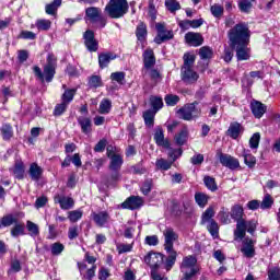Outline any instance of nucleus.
Instances as JSON below:
<instances>
[{"label": "nucleus", "mask_w": 280, "mask_h": 280, "mask_svg": "<svg viewBox=\"0 0 280 280\" xmlns=\"http://www.w3.org/2000/svg\"><path fill=\"white\" fill-rule=\"evenodd\" d=\"M243 158H244V163L247 165V167H255L257 165V159L250 154V151L248 150H243Z\"/></svg>", "instance_id": "obj_30"}, {"label": "nucleus", "mask_w": 280, "mask_h": 280, "mask_svg": "<svg viewBox=\"0 0 280 280\" xmlns=\"http://www.w3.org/2000/svg\"><path fill=\"white\" fill-rule=\"evenodd\" d=\"M130 172H131V174H136V175L141 176L143 174H147L148 168H145V166H143V161H141L140 163L131 166Z\"/></svg>", "instance_id": "obj_49"}, {"label": "nucleus", "mask_w": 280, "mask_h": 280, "mask_svg": "<svg viewBox=\"0 0 280 280\" xmlns=\"http://www.w3.org/2000/svg\"><path fill=\"white\" fill-rule=\"evenodd\" d=\"M142 60H143L142 73L143 75H148V71L154 68V65H156V57L154 56V50H152L151 48L145 49L142 54Z\"/></svg>", "instance_id": "obj_10"}, {"label": "nucleus", "mask_w": 280, "mask_h": 280, "mask_svg": "<svg viewBox=\"0 0 280 280\" xmlns=\"http://www.w3.org/2000/svg\"><path fill=\"white\" fill-rule=\"evenodd\" d=\"M154 141L156 143V145H160L162 148H165L166 150H170V140H165V135L163 133V128L158 127L155 129V133H154Z\"/></svg>", "instance_id": "obj_20"}, {"label": "nucleus", "mask_w": 280, "mask_h": 280, "mask_svg": "<svg viewBox=\"0 0 280 280\" xmlns=\"http://www.w3.org/2000/svg\"><path fill=\"white\" fill-rule=\"evenodd\" d=\"M106 145H108V140L106 138L101 139L94 147V152H104Z\"/></svg>", "instance_id": "obj_62"}, {"label": "nucleus", "mask_w": 280, "mask_h": 280, "mask_svg": "<svg viewBox=\"0 0 280 280\" xmlns=\"http://www.w3.org/2000/svg\"><path fill=\"white\" fill-rule=\"evenodd\" d=\"M198 78H200V75L192 69H182V80L185 84H196Z\"/></svg>", "instance_id": "obj_18"}, {"label": "nucleus", "mask_w": 280, "mask_h": 280, "mask_svg": "<svg viewBox=\"0 0 280 280\" xmlns=\"http://www.w3.org/2000/svg\"><path fill=\"white\" fill-rule=\"evenodd\" d=\"M150 104H151V107L153 108V112L159 113V110L163 108V98L159 96H151Z\"/></svg>", "instance_id": "obj_41"}, {"label": "nucleus", "mask_w": 280, "mask_h": 280, "mask_svg": "<svg viewBox=\"0 0 280 280\" xmlns=\"http://www.w3.org/2000/svg\"><path fill=\"white\" fill-rule=\"evenodd\" d=\"M210 12L214 19H222L224 15V7H222V4L214 3L210 7Z\"/></svg>", "instance_id": "obj_36"}, {"label": "nucleus", "mask_w": 280, "mask_h": 280, "mask_svg": "<svg viewBox=\"0 0 280 280\" xmlns=\"http://www.w3.org/2000/svg\"><path fill=\"white\" fill-rule=\"evenodd\" d=\"M121 207L122 209H130L131 211L141 209V207H143V199L141 197L131 196L121 203Z\"/></svg>", "instance_id": "obj_14"}, {"label": "nucleus", "mask_w": 280, "mask_h": 280, "mask_svg": "<svg viewBox=\"0 0 280 280\" xmlns=\"http://www.w3.org/2000/svg\"><path fill=\"white\" fill-rule=\"evenodd\" d=\"M241 253H243L247 259H253V257H255V241L253 238L245 237L243 240Z\"/></svg>", "instance_id": "obj_12"}, {"label": "nucleus", "mask_w": 280, "mask_h": 280, "mask_svg": "<svg viewBox=\"0 0 280 280\" xmlns=\"http://www.w3.org/2000/svg\"><path fill=\"white\" fill-rule=\"evenodd\" d=\"M242 132H244V127L242 126V124L234 121L230 124V127L226 130V136L231 139H238Z\"/></svg>", "instance_id": "obj_19"}, {"label": "nucleus", "mask_w": 280, "mask_h": 280, "mask_svg": "<svg viewBox=\"0 0 280 280\" xmlns=\"http://www.w3.org/2000/svg\"><path fill=\"white\" fill-rule=\"evenodd\" d=\"M2 137L5 141L12 139V126L3 125L1 128Z\"/></svg>", "instance_id": "obj_60"}, {"label": "nucleus", "mask_w": 280, "mask_h": 280, "mask_svg": "<svg viewBox=\"0 0 280 280\" xmlns=\"http://www.w3.org/2000/svg\"><path fill=\"white\" fill-rule=\"evenodd\" d=\"M65 252V245L60 242L52 243L50 245V253L54 257H58L59 255H62Z\"/></svg>", "instance_id": "obj_38"}, {"label": "nucleus", "mask_w": 280, "mask_h": 280, "mask_svg": "<svg viewBox=\"0 0 280 280\" xmlns=\"http://www.w3.org/2000/svg\"><path fill=\"white\" fill-rule=\"evenodd\" d=\"M60 5H62V0H54L51 3L46 4V14H49L50 16H56Z\"/></svg>", "instance_id": "obj_26"}, {"label": "nucleus", "mask_w": 280, "mask_h": 280, "mask_svg": "<svg viewBox=\"0 0 280 280\" xmlns=\"http://www.w3.org/2000/svg\"><path fill=\"white\" fill-rule=\"evenodd\" d=\"M203 183L210 191H218V184L215 183V178L207 175L203 177Z\"/></svg>", "instance_id": "obj_43"}, {"label": "nucleus", "mask_w": 280, "mask_h": 280, "mask_svg": "<svg viewBox=\"0 0 280 280\" xmlns=\"http://www.w3.org/2000/svg\"><path fill=\"white\" fill-rule=\"evenodd\" d=\"M185 40L191 47H200V45L205 43V38L202 37V34L191 33V32L185 35Z\"/></svg>", "instance_id": "obj_17"}, {"label": "nucleus", "mask_w": 280, "mask_h": 280, "mask_svg": "<svg viewBox=\"0 0 280 280\" xmlns=\"http://www.w3.org/2000/svg\"><path fill=\"white\" fill-rule=\"evenodd\" d=\"M12 237H19V235H25V225L15 223L11 230Z\"/></svg>", "instance_id": "obj_51"}, {"label": "nucleus", "mask_w": 280, "mask_h": 280, "mask_svg": "<svg viewBox=\"0 0 280 280\" xmlns=\"http://www.w3.org/2000/svg\"><path fill=\"white\" fill-rule=\"evenodd\" d=\"M228 38L230 40V47L236 51L237 60H248L250 58V50L248 49L250 28H248L246 22L235 24L228 32Z\"/></svg>", "instance_id": "obj_1"}, {"label": "nucleus", "mask_w": 280, "mask_h": 280, "mask_svg": "<svg viewBox=\"0 0 280 280\" xmlns=\"http://www.w3.org/2000/svg\"><path fill=\"white\" fill-rule=\"evenodd\" d=\"M269 280H280V268L273 267L268 271Z\"/></svg>", "instance_id": "obj_61"}, {"label": "nucleus", "mask_w": 280, "mask_h": 280, "mask_svg": "<svg viewBox=\"0 0 280 280\" xmlns=\"http://www.w3.org/2000/svg\"><path fill=\"white\" fill-rule=\"evenodd\" d=\"M54 200L56 205H60V208L63 209V211H69V209H73V205H75L73 198L63 195H56L54 197Z\"/></svg>", "instance_id": "obj_13"}, {"label": "nucleus", "mask_w": 280, "mask_h": 280, "mask_svg": "<svg viewBox=\"0 0 280 280\" xmlns=\"http://www.w3.org/2000/svg\"><path fill=\"white\" fill-rule=\"evenodd\" d=\"M105 12H107L110 19H121L128 13V1L127 0H109L105 7Z\"/></svg>", "instance_id": "obj_6"}, {"label": "nucleus", "mask_w": 280, "mask_h": 280, "mask_svg": "<svg viewBox=\"0 0 280 280\" xmlns=\"http://www.w3.org/2000/svg\"><path fill=\"white\" fill-rule=\"evenodd\" d=\"M67 106L69 105L65 102L57 104L54 109L55 117H60V115H62L67 110Z\"/></svg>", "instance_id": "obj_58"}, {"label": "nucleus", "mask_w": 280, "mask_h": 280, "mask_svg": "<svg viewBox=\"0 0 280 280\" xmlns=\"http://www.w3.org/2000/svg\"><path fill=\"white\" fill-rule=\"evenodd\" d=\"M36 27H37V30H39L42 32H47L51 28V21H49V20H38L36 22Z\"/></svg>", "instance_id": "obj_52"}, {"label": "nucleus", "mask_w": 280, "mask_h": 280, "mask_svg": "<svg viewBox=\"0 0 280 280\" xmlns=\"http://www.w3.org/2000/svg\"><path fill=\"white\" fill-rule=\"evenodd\" d=\"M238 9L244 14H249L253 10V2L250 0H238Z\"/></svg>", "instance_id": "obj_39"}, {"label": "nucleus", "mask_w": 280, "mask_h": 280, "mask_svg": "<svg viewBox=\"0 0 280 280\" xmlns=\"http://www.w3.org/2000/svg\"><path fill=\"white\" fill-rule=\"evenodd\" d=\"M92 218L97 226H104V224H106L108 220H110V215L106 211H102L98 213L93 212Z\"/></svg>", "instance_id": "obj_24"}, {"label": "nucleus", "mask_w": 280, "mask_h": 280, "mask_svg": "<svg viewBox=\"0 0 280 280\" xmlns=\"http://www.w3.org/2000/svg\"><path fill=\"white\" fill-rule=\"evenodd\" d=\"M230 215L232 220L236 222V229L234 231L235 240H244V237H246V231L250 235H255V231H257V221H246L244 219V208L242 206H233Z\"/></svg>", "instance_id": "obj_2"}, {"label": "nucleus", "mask_w": 280, "mask_h": 280, "mask_svg": "<svg viewBox=\"0 0 280 280\" xmlns=\"http://www.w3.org/2000/svg\"><path fill=\"white\" fill-rule=\"evenodd\" d=\"M195 201L197 205L201 208L207 207V203L209 202V196H207L205 192H196L195 194Z\"/></svg>", "instance_id": "obj_42"}, {"label": "nucleus", "mask_w": 280, "mask_h": 280, "mask_svg": "<svg viewBox=\"0 0 280 280\" xmlns=\"http://www.w3.org/2000/svg\"><path fill=\"white\" fill-rule=\"evenodd\" d=\"M174 139L176 145H185L187 143V139H189V131H187V128H184L175 135Z\"/></svg>", "instance_id": "obj_27"}, {"label": "nucleus", "mask_w": 280, "mask_h": 280, "mask_svg": "<svg viewBox=\"0 0 280 280\" xmlns=\"http://www.w3.org/2000/svg\"><path fill=\"white\" fill-rule=\"evenodd\" d=\"M173 164H174V162H170L165 159H159L155 162V167H156V170H162L163 172H167V170L172 168Z\"/></svg>", "instance_id": "obj_37"}, {"label": "nucleus", "mask_w": 280, "mask_h": 280, "mask_svg": "<svg viewBox=\"0 0 280 280\" xmlns=\"http://www.w3.org/2000/svg\"><path fill=\"white\" fill-rule=\"evenodd\" d=\"M33 71L37 80H40V82H51V80H54V75H56V58L54 55H48L47 63L44 67V73L38 66H34Z\"/></svg>", "instance_id": "obj_4"}, {"label": "nucleus", "mask_w": 280, "mask_h": 280, "mask_svg": "<svg viewBox=\"0 0 280 280\" xmlns=\"http://www.w3.org/2000/svg\"><path fill=\"white\" fill-rule=\"evenodd\" d=\"M110 159L109 162V170L110 172H117V170H121V165H124V158L118 154V155H114Z\"/></svg>", "instance_id": "obj_25"}, {"label": "nucleus", "mask_w": 280, "mask_h": 280, "mask_svg": "<svg viewBox=\"0 0 280 280\" xmlns=\"http://www.w3.org/2000/svg\"><path fill=\"white\" fill-rule=\"evenodd\" d=\"M12 224H16V218H14V215H12V214H8L1 219L0 228L1 226H12Z\"/></svg>", "instance_id": "obj_53"}, {"label": "nucleus", "mask_w": 280, "mask_h": 280, "mask_svg": "<svg viewBox=\"0 0 280 280\" xmlns=\"http://www.w3.org/2000/svg\"><path fill=\"white\" fill-rule=\"evenodd\" d=\"M196 62V55L185 54L182 69H191Z\"/></svg>", "instance_id": "obj_45"}, {"label": "nucleus", "mask_w": 280, "mask_h": 280, "mask_svg": "<svg viewBox=\"0 0 280 280\" xmlns=\"http://www.w3.org/2000/svg\"><path fill=\"white\" fill-rule=\"evenodd\" d=\"M250 110L256 119H261L268 107L264 103L254 100L250 103Z\"/></svg>", "instance_id": "obj_16"}, {"label": "nucleus", "mask_w": 280, "mask_h": 280, "mask_svg": "<svg viewBox=\"0 0 280 280\" xmlns=\"http://www.w3.org/2000/svg\"><path fill=\"white\" fill-rule=\"evenodd\" d=\"M26 229L31 237H38V235H40V229L38 228V224L32 221L26 222Z\"/></svg>", "instance_id": "obj_35"}, {"label": "nucleus", "mask_w": 280, "mask_h": 280, "mask_svg": "<svg viewBox=\"0 0 280 280\" xmlns=\"http://www.w3.org/2000/svg\"><path fill=\"white\" fill-rule=\"evenodd\" d=\"M155 28L158 35L154 38V43H156V45H161L162 43H165V40H172V38H174V32L165 30L164 23L155 24Z\"/></svg>", "instance_id": "obj_9"}, {"label": "nucleus", "mask_w": 280, "mask_h": 280, "mask_svg": "<svg viewBox=\"0 0 280 280\" xmlns=\"http://www.w3.org/2000/svg\"><path fill=\"white\" fill-rule=\"evenodd\" d=\"M168 156L172 159V163H174L179 156H183V149H168Z\"/></svg>", "instance_id": "obj_59"}, {"label": "nucleus", "mask_w": 280, "mask_h": 280, "mask_svg": "<svg viewBox=\"0 0 280 280\" xmlns=\"http://www.w3.org/2000/svg\"><path fill=\"white\" fill-rule=\"evenodd\" d=\"M13 174L19 180H23L25 176V164L23 162H15Z\"/></svg>", "instance_id": "obj_28"}, {"label": "nucleus", "mask_w": 280, "mask_h": 280, "mask_svg": "<svg viewBox=\"0 0 280 280\" xmlns=\"http://www.w3.org/2000/svg\"><path fill=\"white\" fill-rule=\"evenodd\" d=\"M218 219L222 224H231V218H229V213L224 212V210H221L218 213Z\"/></svg>", "instance_id": "obj_64"}, {"label": "nucleus", "mask_w": 280, "mask_h": 280, "mask_svg": "<svg viewBox=\"0 0 280 280\" xmlns=\"http://www.w3.org/2000/svg\"><path fill=\"white\" fill-rule=\"evenodd\" d=\"M153 185H154V182L152 180V178H147L144 180V183L142 184V187H141V191H142L143 196H148V194H150V191H152Z\"/></svg>", "instance_id": "obj_55"}, {"label": "nucleus", "mask_w": 280, "mask_h": 280, "mask_svg": "<svg viewBox=\"0 0 280 280\" xmlns=\"http://www.w3.org/2000/svg\"><path fill=\"white\" fill-rule=\"evenodd\" d=\"M207 229L212 237H218L220 235V226L218 225V222H215V220H211Z\"/></svg>", "instance_id": "obj_47"}, {"label": "nucleus", "mask_w": 280, "mask_h": 280, "mask_svg": "<svg viewBox=\"0 0 280 280\" xmlns=\"http://www.w3.org/2000/svg\"><path fill=\"white\" fill-rule=\"evenodd\" d=\"M156 115V112L149 109L143 113V119L144 124L148 128L154 127V116Z\"/></svg>", "instance_id": "obj_29"}, {"label": "nucleus", "mask_w": 280, "mask_h": 280, "mask_svg": "<svg viewBox=\"0 0 280 280\" xmlns=\"http://www.w3.org/2000/svg\"><path fill=\"white\" fill-rule=\"evenodd\" d=\"M136 36L140 42L145 40V36H148V26L144 23H140L137 26Z\"/></svg>", "instance_id": "obj_32"}, {"label": "nucleus", "mask_w": 280, "mask_h": 280, "mask_svg": "<svg viewBox=\"0 0 280 280\" xmlns=\"http://www.w3.org/2000/svg\"><path fill=\"white\" fill-rule=\"evenodd\" d=\"M164 102L167 106H176V104H178V102H180V97L178 95L167 94L164 97Z\"/></svg>", "instance_id": "obj_54"}, {"label": "nucleus", "mask_w": 280, "mask_h": 280, "mask_svg": "<svg viewBox=\"0 0 280 280\" xmlns=\"http://www.w3.org/2000/svg\"><path fill=\"white\" fill-rule=\"evenodd\" d=\"M110 108H113V102L108 98H104L100 104L98 113L101 115H108V113H110Z\"/></svg>", "instance_id": "obj_31"}, {"label": "nucleus", "mask_w": 280, "mask_h": 280, "mask_svg": "<svg viewBox=\"0 0 280 280\" xmlns=\"http://www.w3.org/2000/svg\"><path fill=\"white\" fill-rule=\"evenodd\" d=\"M85 21L92 23L93 25L97 24L98 27H106V18L102 14V9L97 7H89L85 9Z\"/></svg>", "instance_id": "obj_7"}, {"label": "nucleus", "mask_w": 280, "mask_h": 280, "mask_svg": "<svg viewBox=\"0 0 280 280\" xmlns=\"http://www.w3.org/2000/svg\"><path fill=\"white\" fill-rule=\"evenodd\" d=\"M272 205H275V199H272V196H270V194H266L262 201L260 202V209H271Z\"/></svg>", "instance_id": "obj_48"}, {"label": "nucleus", "mask_w": 280, "mask_h": 280, "mask_svg": "<svg viewBox=\"0 0 280 280\" xmlns=\"http://www.w3.org/2000/svg\"><path fill=\"white\" fill-rule=\"evenodd\" d=\"M167 257L161 253H154L150 252L145 257H144V262L150 266L151 270H156L158 268H161V266H164L165 268V261Z\"/></svg>", "instance_id": "obj_8"}, {"label": "nucleus", "mask_w": 280, "mask_h": 280, "mask_svg": "<svg viewBox=\"0 0 280 280\" xmlns=\"http://www.w3.org/2000/svg\"><path fill=\"white\" fill-rule=\"evenodd\" d=\"M78 124L81 127V131L83 132V135H89L90 132H92L93 122L91 121V118L80 116L78 118Z\"/></svg>", "instance_id": "obj_23"}, {"label": "nucleus", "mask_w": 280, "mask_h": 280, "mask_svg": "<svg viewBox=\"0 0 280 280\" xmlns=\"http://www.w3.org/2000/svg\"><path fill=\"white\" fill-rule=\"evenodd\" d=\"M164 235V250L167 253V257L165 260V270L170 272L172 268H174V264H176V257H178V253L174 250V242L178 240V234L174 232V229L166 228L163 232Z\"/></svg>", "instance_id": "obj_3"}, {"label": "nucleus", "mask_w": 280, "mask_h": 280, "mask_svg": "<svg viewBox=\"0 0 280 280\" xmlns=\"http://www.w3.org/2000/svg\"><path fill=\"white\" fill-rule=\"evenodd\" d=\"M117 56L115 52H102L98 55V65L101 69H106L110 65V60H115Z\"/></svg>", "instance_id": "obj_21"}, {"label": "nucleus", "mask_w": 280, "mask_h": 280, "mask_svg": "<svg viewBox=\"0 0 280 280\" xmlns=\"http://www.w3.org/2000/svg\"><path fill=\"white\" fill-rule=\"evenodd\" d=\"M201 60H211L213 58V49L209 46H203L199 49Z\"/></svg>", "instance_id": "obj_40"}, {"label": "nucleus", "mask_w": 280, "mask_h": 280, "mask_svg": "<svg viewBox=\"0 0 280 280\" xmlns=\"http://www.w3.org/2000/svg\"><path fill=\"white\" fill-rule=\"evenodd\" d=\"M88 84L90 89H100V86L104 85V83L102 82V77L100 75L90 77Z\"/></svg>", "instance_id": "obj_46"}, {"label": "nucleus", "mask_w": 280, "mask_h": 280, "mask_svg": "<svg viewBox=\"0 0 280 280\" xmlns=\"http://www.w3.org/2000/svg\"><path fill=\"white\" fill-rule=\"evenodd\" d=\"M213 215H215V211H213V208H208L201 217V224H207V222H211L213 220Z\"/></svg>", "instance_id": "obj_50"}, {"label": "nucleus", "mask_w": 280, "mask_h": 280, "mask_svg": "<svg viewBox=\"0 0 280 280\" xmlns=\"http://www.w3.org/2000/svg\"><path fill=\"white\" fill-rule=\"evenodd\" d=\"M110 80L118 84H124V81L126 80V72H113L110 74Z\"/></svg>", "instance_id": "obj_57"}, {"label": "nucleus", "mask_w": 280, "mask_h": 280, "mask_svg": "<svg viewBox=\"0 0 280 280\" xmlns=\"http://www.w3.org/2000/svg\"><path fill=\"white\" fill-rule=\"evenodd\" d=\"M78 92V90L75 89H68L63 92L61 100L65 104H71V102H73V97H75V93Z\"/></svg>", "instance_id": "obj_34"}, {"label": "nucleus", "mask_w": 280, "mask_h": 280, "mask_svg": "<svg viewBox=\"0 0 280 280\" xmlns=\"http://www.w3.org/2000/svg\"><path fill=\"white\" fill-rule=\"evenodd\" d=\"M28 175L31 177V180H35L38 183L40 178H43V167L38 166L36 163H32L28 168Z\"/></svg>", "instance_id": "obj_22"}, {"label": "nucleus", "mask_w": 280, "mask_h": 280, "mask_svg": "<svg viewBox=\"0 0 280 280\" xmlns=\"http://www.w3.org/2000/svg\"><path fill=\"white\" fill-rule=\"evenodd\" d=\"M217 156L221 165H223V167H228V170H237V167H240V160L231 154L218 152Z\"/></svg>", "instance_id": "obj_11"}, {"label": "nucleus", "mask_w": 280, "mask_h": 280, "mask_svg": "<svg viewBox=\"0 0 280 280\" xmlns=\"http://www.w3.org/2000/svg\"><path fill=\"white\" fill-rule=\"evenodd\" d=\"M84 44L86 49L90 51H97V40L95 39V33L91 30H88L84 35Z\"/></svg>", "instance_id": "obj_15"}, {"label": "nucleus", "mask_w": 280, "mask_h": 280, "mask_svg": "<svg viewBox=\"0 0 280 280\" xmlns=\"http://www.w3.org/2000/svg\"><path fill=\"white\" fill-rule=\"evenodd\" d=\"M147 73H148L150 80L152 82H154V84H159V82H161V80H163V75L161 74L159 69L151 68L147 71Z\"/></svg>", "instance_id": "obj_33"}, {"label": "nucleus", "mask_w": 280, "mask_h": 280, "mask_svg": "<svg viewBox=\"0 0 280 280\" xmlns=\"http://www.w3.org/2000/svg\"><path fill=\"white\" fill-rule=\"evenodd\" d=\"M68 219L70 222H78V220L82 219V211L73 210L69 212Z\"/></svg>", "instance_id": "obj_63"}, {"label": "nucleus", "mask_w": 280, "mask_h": 280, "mask_svg": "<svg viewBox=\"0 0 280 280\" xmlns=\"http://www.w3.org/2000/svg\"><path fill=\"white\" fill-rule=\"evenodd\" d=\"M177 113L184 121H194V119H198L202 115V107H200V103L198 101H195L184 105L177 110Z\"/></svg>", "instance_id": "obj_5"}, {"label": "nucleus", "mask_w": 280, "mask_h": 280, "mask_svg": "<svg viewBox=\"0 0 280 280\" xmlns=\"http://www.w3.org/2000/svg\"><path fill=\"white\" fill-rule=\"evenodd\" d=\"M259 141H261V135H259V132L254 133L249 139V147L252 150H257V148H259Z\"/></svg>", "instance_id": "obj_56"}, {"label": "nucleus", "mask_w": 280, "mask_h": 280, "mask_svg": "<svg viewBox=\"0 0 280 280\" xmlns=\"http://www.w3.org/2000/svg\"><path fill=\"white\" fill-rule=\"evenodd\" d=\"M165 8L168 12L174 14L177 10H180V2L176 0H165Z\"/></svg>", "instance_id": "obj_44"}]
</instances>
